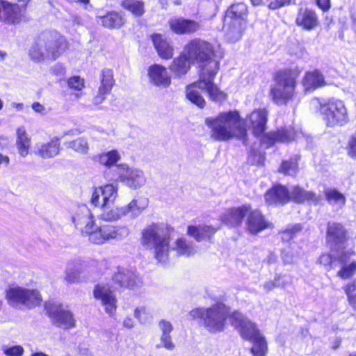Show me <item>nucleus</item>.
Segmentation results:
<instances>
[{
  "label": "nucleus",
  "mask_w": 356,
  "mask_h": 356,
  "mask_svg": "<svg viewBox=\"0 0 356 356\" xmlns=\"http://www.w3.org/2000/svg\"><path fill=\"white\" fill-rule=\"evenodd\" d=\"M123 181L128 186L133 188H136L140 186L138 181L132 177H126L123 179Z\"/></svg>",
  "instance_id": "57"
},
{
  "label": "nucleus",
  "mask_w": 356,
  "mask_h": 356,
  "mask_svg": "<svg viewBox=\"0 0 356 356\" xmlns=\"http://www.w3.org/2000/svg\"><path fill=\"white\" fill-rule=\"evenodd\" d=\"M326 200L328 202H334L344 204L346 202L345 196L338 191L336 188H327L324 191Z\"/></svg>",
  "instance_id": "47"
},
{
  "label": "nucleus",
  "mask_w": 356,
  "mask_h": 356,
  "mask_svg": "<svg viewBox=\"0 0 356 356\" xmlns=\"http://www.w3.org/2000/svg\"><path fill=\"white\" fill-rule=\"evenodd\" d=\"M72 221L82 234L88 236L89 241L97 245L119 238L126 231L124 227L115 226L111 222L97 220V222L90 211L76 213L72 217Z\"/></svg>",
  "instance_id": "2"
},
{
  "label": "nucleus",
  "mask_w": 356,
  "mask_h": 356,
  "mask_svg": "<svg viewBox=\"0 0 356 356\" xmlns=\"http://www.w3.org/2000/svg\"><path fill=\"white\" fill-rule=\"evenodd\" d=\"M183 52L193 63L198 64V74H202L220 67L213 46L206 40L197 38L189 40L184 45Z\"/></svg>",
  "instance_id": "6"
},
{
  "label": "nucleus",
  "mask_w": 356,
  "mask_h": 356,
  "mask_svg": "<svg viewBox=\"0 0 356 356\" xmlns=\"http://www.w3.org/2000/svg\"><path fill=\"white\" fill-rule=\"evenodd\" d=\"M218 229V227L209 225H189L187 226L186 234L197 242L211 241Z\"/></svg>",
  "instance_id": "29"
},
{
  "label": "nucleus",
  "mask_w": 356,
  "mask_h": 356,
  "mask_svg": "<svg viewBox=\"0 0 356 356\" xmlns=\"http://www.w3.org/2000/svg\"><path fill=\"white\" fill-rule=\"evenodd\" d=\"M347 155L353 159H356V132L350 136L346 145Z\"/></svg>",
  "instance_id": "49"
},
{
  "label": "nucleus",
  "mask_w": 356,
  "mask_h": 356,
  "mask_svg": "<svg viewBox=\"0 0 356 356\" xmlns=\"http://www.w3.org/2000/svg\"><path fill=\"white\" fill-rule=\"evenodd\" d=\"M45 49L46 59L56 60L69 49V42L62 37H56L50 32H43L42 39Z\"/></svg>",
  "instance_id": "13"
},
{
  "label": "nucleus",
  "mask_w": 356,
  "mask_h": 356,
  "mask_svg": "<svg viewBox=\"0 0 356 356\" xmlns=\"http://www.w3.org/2000/svg\"><path fill=\"white\" fill-rule=\"evenodd\" d=\"M83 261L81 259L77 261H72L70 263L71 268L70 269H67L65 272V280L66 282L70 284L79 282V275L81 273V270L74 269L81 267Z\"/></svg>",
  "instance_id": "45"
},
{
  "label": "nucleus",
  "mask_w": 356,
  "mask_h": 356,
  "mask_svg": "<svg viewBox=\"0 0 356 356\" xmlns=\"http://www.w3.org/2000/svg\"><path fill=\"white\" fill-rule=\"evenodd\" d=\"M15 145L21 156L26 157L29 154L31 147V138L24 126L19 127L16 129Z\"/></svg>",
  "instance_id": "35"
},
{
  "label": "nucleus",
  "mask_w": 356,
  "mask_h": 356,
  "mask_svg": "<svg viewBox=\"0 0 356 356\" xmlns=\"http://www.w3.org/2000/svg\"><path fill=\"white\" fill-rule=\"evenodd\" d=\"M168 24L170 30L173 33L179 35H192L202 29L200 22L183 17L170 18Z\"/></svg>",
  "instance_id": "19"
},
{
  "label": "nucleus",
  "mask_w": 356,
  "mask_h": 356,
  "mask_svg": "<svg viewBox=\"0 0 356 356\" xmlns=\"http://www.w3.org/2000/svg\"><path fill=\"white\" fill-rule=\"evenodd\" d=\"M66 147L74 152L86 154L89 149V144L84 137H79L66 143Z\"/></svg>",
  "instance_id": "43"
},
{
  "label": "nucleus",
  "mask_w": 356,
  "mask_h": 356,
  "mask_svg": "<svg viewBox=\"0 0 356 356\" xmlns=\"http://www.w3.org/2000/svg\"><path fill=\"white\" fill-rule=\"evenodd\" d=\"M343 262L337 271V275L341 280H348L353 277L356 273V261H352L349 264Z\"/></svg>",
  "instance_id": "46"
},
{
  "label": "nucleus",
  "mask_w": 356,
  "mask_h": 356,
  "mask_svg": "<svg viewBox=\"0 0 356 356\" xmlns=\"http://www.w3.org/2000/svg\"><path fill=\"white\" fill-rule=\"evenodd\" d=\"M72 1L76 3L81 4L84 6H88L90 2V0H72Z\"/></svg>",
  "instance_id": "64"
},
{
  "label": "nucleus",
  "mask_w": 356,
  "mask_h": 356,
  "mask_svg": "<svg viewBox=\"0 0 356 356\" xmlns=\"http://www.w3.org/2000/svg\"><path fill=\"white\" fill-rule=\"evenodd\" d=\"M170 240L168 227L161 223L152 222L141 230V245L147 250H152L154 258L158 262H165L168 259Z\"/></svg>",
  "instance_id": "4"
},
{
  "label": "nucleus",
  "mask_w": 356,
  "mask_h": 356,
  "mask_svg": "<svg viewBox=\"0 0 356 356\" xmlns=\"http://www.w3.org/2000/svg\"><path fill=\"white\" fill-rule=\"evenodd\" d=\"M250 205L244 204L227 209L220 218L221 222L231 228L241 226L244 218L247 216Z\"/></svg>",
  "instance_id": "22"
},
{
  "label": "nucleus",
  "mask_w": 356,
  "mask_h": 356,
  "mask_svg": "<svg viewBox=\"0 0 356 356\" xmlns=\"http://www.w3.org/2000/svg\"><path fill=\"white\" fill-rule=\"evenodd\" d=\"M97 19L102 26L110 30L120 29L127 24L124 15L117 10H108Z\"/></svg>",
  "instance_id": "28"
},
{
  "label": "nucleus",
  "mask_w": 356,
  "mask_h": 356,
  "mask_svg": "<svg viewBox=\"0 0 356 356\" xmlns=\"http://www.w3.org/2000/svg\"><path fill=\"white\" fill-rule=\"evenodd\" d=\"M192 63L191 60L182 51L173 59L169 69L175 76L181 77L188 73L191 70Z\"/></svg>",
  "instance_id": "36"
},
{
  "label": "nucleus",
  "mask_w": 356,
  "mask_h": 356,
  "mask_svg": "<svg viewBox=\"0 0 356 356\" xmlns=\"http://www.w3.org/2000/svg\"><path fill=\"white\" fill-rule=\"evenodd\" d=\"M115 83L113 70L108 68L103 69L100 77L101 84L97 95L93 98L95 104H100L106 99V96L111 92Z\"/></svg>",
  "instance_id": "24"
},
{
  "label": "nucleus",
  "mask_w": 356,
  "mask_h": 356,
  "mask_svg": "<svg viewBox=\"0 0 356 356\" xmlns=\"http://www.w3.org/2000/svg\"><path fill=\"white\" fill-rule=\"evenodd\" d=\"M26 8V3L20 6L7 0H2V15H0V20L8 25L18 24L25 18Z\"/></svg>",
  "instance_id": "14"
},
{
  "label": "nucleus",
  "mask_w": 356,
  "mask_h": 356,
  "mask_svg": "<svg viewBox=\"0 0 356 356\" xmlns=\"http://www.w3.org/2000/svg\"><path fill=\"white\" fill-rule=\"evenodd\" d=\"M200 81V74H198V79L186 86V97L198 108H204L206 106V101L199 90L200 88L204 89V81Z\"/></svg>",
  "instance_id": "32"
},
{
  "label": "nucleus",
  "mask_w": 356,
  "mask_h": 356,
  "mask_svg": "<svg viewBox=\"0 0 356 356\" xmlns=\"http://www.w3.org/2000/svg\"><path fill=\"white\" fill-rule=\"evenodd\" d=\"M297 131L293 126H284L276 129L275 131H264L261 134L260 144L266 149L272 147L277 143H289L296 139Z\"/></svg>",
  "instance_id": "12"
},
{
  "label": "nucleus",
  "mask_w": 356,
  "mask_h": 356,
  "mask_svg": "<svg viewBox=\"0 0 356 356\" xmlns=\"http://www.w3.org/2000/svg\"><path fill=\"white\" fill-rule=\"evenodd\" d=\"M290 202H293L296 204H303L308 202H317L318 201V197L312 191H307L303 188L296 185L292 188L290 192Z\"/></svg>",
  "instance_id": "38"
},
{
  "label": "nucleus",
  "mask_w": 356,
  "mask_h": 356,
  "mask_svg": "<svg viewBox=\"0 0 356 356\" xmlns=\"http://www.w3.org/2000/svg\"><path fill=\"white\" fill-rule=\"evenodd\" d=\"M105 156L106 159L104 161V165L108 167L115 165L120 159V156L116 150L109 151Z\"/></svg>",
  "instance_id": "52"
},
{
  "label": "nucleus",
  "mask_w": 356,
  "mask_h": 356,
  "mask_svg": "<svg viewBox=\"0 0 356 356\" xmlns=\"http://www.w3.org/2000/svg\"><path fill=\"white\" fill-rule=\"evenodd\" d=\"M158 55L163 60H170L174 55V48L161 33H153L150 36Z\"/></svg>",
  "instance_id": "33"
},
{
  "label": "nucleus",
  "mask_w": 356,
  "mask_h": 356,
  "mask_svg": "<svg viewBox=\"0 0 356 356\" xmlns=\"http://www.w3.org/2000/svg\"><path fill=\"white\" fill-rule=\"evenodd\" d=\"M68 87L74 91H81L85 88V81L80 76L75 75L70 77L67 81Z\"/></svg>",
  "instance_id": "48"
},
{
  "label": "nucleus",
  "mask_w": 356,
  "mask_h": 356,
  "mask_svg": "<svg viewBox=\"0 0 356 356\" xmlns=\"http://www.w3.org/2000/svg\"><path fill=\"white\" fill-rule=\"evenodd\" d=\"M302 229V225L298 223L289 225L285 229L280 230L279 234H280L283 242H290L300 234Z\"/></svg>",
  "instance_id": "44"
},
{
  "label": "nucleus",
  "mask_w": 356,
  "mask_h": 356,
  "mask_svg": "<svg viewBox=\"0 0 356 356\" xmlns=\"http://www.w3.org/2000/svg\"><path fill=\"white\" fill-rule=\"evenodd\" d=\"M6 299L9 304L23 305L29 309L40 306L42 302V298L38 290L20 286L8 289L6 291Z\"/></svg>",
  "instance_id": "10"
},
{
  "label": "nucleus",
  "mask_w": 356,
  "mask_h": 356,
  "mask_svg": "<svg viewBox=\"0 0 356 356\" xmlns=\"http://www.w3.org/2000/svg\"><path fill=\"white\" fill-rule=\"evenodd\" d=\"M159 325L161 328V330L162 332L161 334H170L171 332L173 330V326L172 323L166 320H161L159 322Z\"/></svg>",
  "instance_id": "55"
},
{
  "label": "nucleus",
  "mask_w": 356,
  "mask_h": 356,
  "mask_svg": "<svg viewBox=\"0 0 356 356\" xmlns=\"http://www.w3.org/2000/svg\"><path fill=\"white\" fill-rule=\"evenodd\" d=\"M268 111L266 108H257L251 111L247 115L252 129V133L255 138H259L266 130L268 122Z\"/></svg>",
  "instance_id": "23"
},
{
  "label": "nucleus",
  "mask_w": 356,
  "mask_h": 356,
  "mask_svg": "<svg viewBox=\"0 0 356 356\" xmlns=\"http://www.w3.org/2000/svg\"><path fill=\"white\" fill-rule=\"evenodd\" d=\"M113 282L122 289L134 290L138 286V278L131 272L118 270L113 276Z\"/></svg>",
  "instance_id": "34"
},
{
  "label": "nucleus",
  "mask_w": 356,
  "mask_h": 356,
  "mask_svg": "<svg viewBox=\"0 0 356 356\" xmlns=\"http://www.w3.org/2000/svg\"><path fill=\"white\" fill-rule=\"evenodd\" d=\"M320 111L327 127L343 126L349 121L343 101L331 98L320 105Z\"/></svg>",
  "instance_id": "9"
},
{
  "label": "nucleus",
  "mask_w": 356,
  "mask_h": 356,
  "mask_svg": "<svg viewBox=\"0 0 356 356\" xmlns=\"http://www.w3.org/2000/svg\"><path fill=\"white\" fill-rule=\"evenodd\" d=\"M296 25L304 31H312L320 25V20L316 11L309 7L300 6L298 8Z\"/></svg>",
  "instance_id": "21"
},
{
  "label": "nucleus",
  "mask_w": 356,
  "mask_h": 356,
  "mask_svg": "<svg viewBox=\"0 0 356 356\" xmlns=\"http://www.w3.org/2000/svg\"><path fill=\"white\" fill-rule=\"evenodd\" d=\"M83 132V130L81 129H70L63 134V136H74L76 134H80Z\"/></svg>",
  "instance_id": "61"
},
{
  "label": "nucleus",
  "mask_w": 356,
  "mask_h": 356,
  "mask_svg": "<svg viewBox=\"0 0 356 356\" xmlns=\"http://www.w3.org/2000/svg\"><path fill=\"white\" fill-rule=\"evenodd\" d=\"M343 290L346 293V296H350L352 295H355V292L356 291V282L355 281H353L347 283L343 286Z\"/></svg>",
  "instance_id": "56"
},
{
  "label": "nucleus",
  "mask_w": 356,
  "mask_h": 356,
  "mask_svg": "<svg viewBox=\"0 0 356 356\" xmlns=\"http://www.w3.org/2000/svg\"><path fill=\"white\" fill-rule=\"evenodd\" d=\"M300 83L305 94L313 92L327 84L324 75L318 69L306 71L301 79Z\"/></svg>",
  "instance_id": "25"
},
{
  "label": "nucleus",
  "mask_w": 356,
  "mask_h": 356,
  "mask_svg": "<svg viewBox=\"0 0 356 356\" xmlns=\"http://www.w3.org/2000/svg\"><path fill=\"white\" fill-rule=\"evenodd\" d=\"M10 159L8 156L3 155L0 154V165L1 163H5L6 165H8L9 163Z\"/></svg>",
  "instance_id": "63"
},
{
  "label": "nucleus",
  "mask_w": 356,
  "mask_h": 356,
  "mask_svg": "<svg viewBox=\"0 0 356 356\" xmlns=\"http://www.w3.org/2000/svg\"><path fill=\"white\" fill-rule=\"evenodd\" d=\"M273 227V224L266 218L260 209H254L250 205L245 222V229L249 234L257 235L259 233Z\"/></svg>",
  "instance_id": "15"
},
{
  "label": "nucleus",
  "mask_w": 356,
  "mask_h": 356,
  "mask_svg": "<svg viewBox=\"0 0 356 356\" xmlns=\"http://www.w3.org/2000/svg\"><path fill=\"white\" fill-rule=\"evenodd\" d=\"M220 70L218 67L200 74V81H204V90L208 94L209 99L213 102H222L227 98V95L214 83V79Z\"/></svg>",
  "instance_id": "18"
},
{
  "label": "nucleus",
  "mask_w": 356,
  "mask_h": 356,
  "mask_svg": "<svg viewBox=\"0 0 356 356\" xmlns=\"http://www.w3.org/2000/svg\"><path fill=\"white\" fill-rule=\"evenodd\" d=\"M44 307L47 315L55 326L65 330L75 327L76 320L73 313L65 309L62 303L47 301L44 302Z\"/></svg>",
  "instance_id": "11"
},
{
  "label": "nucleus",
  "mask_w": 356,
  "mask_h": 356,
  "mask_svg": "<svg viewBox=\"0 0 356 356\" xmlns=\"http://www.w3.org/2000/svg\"><path fill=\"white\" fill-rule=\"evenodd\" d=\"M147 75L150 82L159 87L168 88L172 82L171 76L167 68L160 64H152L147 70Z\"/></svg>",
  "instance_id": "27"
},
{
  "label": "nucleus",
  "mask_w": 356,
  "mask_h": 356,
  "mask_svg": "<svg viewBox=\"0 0 356 356\" xmlns=\"http://www.w3.org/2000/svg\"><path fill=\"white\" fill-rule=\"evenodd\" d=\"M231 324L238 328L243 339L252 343L250 352L252 356H267L268 353L267 340L254 323L243 318L240 313L235 311L232 312Z\"/></svg>",
  "instance_id": "7"
},
{
  "label": "nucleus",
  "mask_w": 356,
  "mask_h": 356,
  "mask_svg": "<svg viewBox=\"0 0 356 356\" xmlns=\"http://www.w3.org/2000/svg\"><path fill=\"white\" fill-rule=\"evenodd\" d=\"M193 321L200 320L203 326L211 333L222 332L227 319L232 321V312L225 304L218 302L209 307H197L190 311Z\"/></svg>",
  "instance_id": "5"
},
{
  "label": "nucleus",
  "mask_w": 356,
  "mask_h": 356,
  "mask_svg": "<svg viewBox=\"0 0 356 356\" xmlns=\"http://www.w3.org/2000/svg\"><path fill=\"white\" fill-rule=\"evenodd\" d=\"M347 300L348 305L352 307V309L356 312V293L355 295H352L350 296L347 297Z\"/></svg>",
  "instance_id": "59"
},
{
  "label": "nucleus",
  "mask_w": 356,
  "mask_h": 356,
  "mask_svg": "<svg viewBox=\"0 0 356 356\" xmlns=\"http://www.w3.org/2000/svg\"><path fill=\"white\" fill-rule=\"evenodd\" d=\"M248 15V6L245 3H232L225 11L222 30L231 39L239 40L245 32Z\"/></svg>",
  "instance_id": "8"
},
{
  "label": "nucleus",
  "mask_w": 356,
  "mask_h": 356,
  "mask_svg": "<svg viewBox=\"0 0 356 356\" xmlns=\"http://www.w3.org/2000/svg\"><path fill=\"white\" fill-rule=\"evenodd\" d=\"M210 129V136L216 141H229L233 138L248 141V131L237 110L219 113L214 117L205 118Z\"/></svg>",
  "instance_id": "1"
},
{
  "label": "nucleus",
  "mask_w": 356,
  "mask_h": 356,
  "mask_svg": "<svg viewBox=\"0 0 356 356\" xmlns=\"http://www.w3.org/2000/svg\"><path fill=\"white\" fill-rule=\"evenodd\" d=\"M31 107L37 113H42L45 109L44 106L39 102L33 103Z\"/></svg>",
  "instance_id": "60"
},
{
  "label": "nucleus",
  "mask_w": 356,
  "mask_h": 356,
  "mask_svg": "<svg viewBox=\"0 0 356 356\" xmlns=\"http://www.w3.org/2000/svg\"><path fill=\"white\" fill-rule=\"evenodd\" d=\"M120 5L134 18H142L146 13L145 3L143 0H122Z\"/></svg>",
  "instance_id": "37"
},
{
  "label": "nucleus",
  "mask_w": 356,
  "mask_h": 356,
  "mask_svg": "<svg viewBox=\"0 0 356 356\" xmlns=\"http://www.w3.org/2000/svg\"><path fill=\"white\" fill-rule=\"evenodd\" d=\"M145 309L144 307L136 308L134 310V315H135L136 318H137L138 319L140 320V318H141V314L142 313H145Z\"/></svg>",
  "instance_id": "62"
},
{
  "label": "nucleus",
  "mask_w": 356,
  "mask_h": 356,
  "mask_svg": "<svg viewBox=\"0 0 356 356\" xmlns=\"http://www.w3.org/2000/svg\"><path fill=\"white\" fill-rule=\"evenodd\" d=\"M296 0H272L268 4L269 10H275L295 4Z\"/></svg>",
  "instance_id": "50"
},
{
  "label": "nucleus",
  "mask_w": 356,
  "mask_h": 356,
  "mask_svg": "<svg viewBox=\"0 0 356 356\" xmlns=\"http://www.w3.org/2000/svg\"><path fill=\"white\" fill-rule=\"evenodd\" d=\"M42 39V33L35 39L29 51L31 59L37 63L42 62L46 59L44 43L39 41Z\"/></svg>",
  "instance_id": "41"
},
{
  "label": "nucleus",
  "mask_w": 356,
  "mask_h": 356,
  "mask_svg": "<svg viewBox=\"0 0 356 356\" xmlns=\"http://www.w3.org/2000/svg\"><path fill=\"white\" fill-rule=\"evenodd\" d=\"M160 340L161 345H158V348L163 347L168 350H172L175 348V344L172 341L170 334H161Z\"/></svg>",
  "instance_id": "51"
},
{
  "label": "nucleus",
  "mask_w": 356,
  "mask_h": 356,
  "mask_svg": "<svg viewBox=\"0 0 356 356\" xmlns=\"http://www.w3.org/2000/svg\"><path fill=\"white\" fill-rule=\"evenodd\" d=\"M24 350L21 346H13L4 349L3 353L7 356H22Z\"/></svg>",
  "instance_id": "53"
},
{
  "label": "nucleus",
  "mask_w": 356,
  "mask_h": 356,
  "mask_svg": "<svg viewBox=\"0 0 356 356\" xmlns=\"http://www.w3.org/2000/svg\"><path fill=\"white\" fill-rule=\"evenodd\" d=\"M353 254V251H342L337 256H334L330 252H325L320 255L318 262L330 271L337 266V263L348 262Z\"/></svg>",
  "instance_id": "30"
},
{
  "label": "nucleus",
  "mask_w": 356,
  "mask_h": 356,
  "mask_svg": "<svg viewBox=\"0 0 356 356\" xmlns=\"http://www.w3.org/2000/svg\"><path fill=\"white\" fill-rule=\"evenodd\" d=\"M268 206H284L290 202V191L286 186L281 184H273L264 194Z\"/></svg>",
  "instance_id": "20"
},
{
  "label": "nucleus",
  "mask_w": 356,
  "mask_h": 356,
  "mask_svg": "<svg viewBox=\"0 0 356 356\" xmlns=\"http://www.w3.org/2000/svg\"><path fill=\"white\" fill-rule=\"evenodd\" d=\"M300 156L294 155L289 159L282 160L277 172L285 176H295L299 172V161Z\"/></svg>",
  "instance_id": "40"
},
{
  "label": "nucleus",
  "mask_w": 356,
  "mask_h": 356,
  "mask_svg": "<svg viewBox=\"0 0 356 356\" xmlns=\"http://www.w3.org/2000/svg\"><path fill=\"white\" fill-rule=\"evenodd\" d=\"M326 242L331 245H342L348 239V231L342 223L328 222L325 234Z\"/></svg>",
  "instance_id": "26"
},
{
  "label": "nucleus",
  "mask_w": 356,
  "mask_h": 356,
  "mask_svg": "<svg viewBox=\"0 0 356 356\" xmlns=\"http://www.w3.org/2000/svg\"><path fill=\"white\" fill-rule=\"evenodd\" d=\"M93 296L100 301L106 313L111 316L115 314L118 300L111 286L106 284H97L93 289Z\"/></svg>",
  "instance_id": "16"
},
{
  "label": "nucleus",
  "mask_w": 356,
  "mask_h": 356,
  "mask_svg": "<svg viewBox=\"0 0 356 356\" xmlns=\"http://www.w3.org/2000/svg\"><path fill=\"white\" fill-rule=\"evenodd\" d=\"M102 210V213L97 216V220L103 222L117 221L123 216V210L121 207L113 204H108L99 207Z\"/></svg>",
  "instance_id": "39"
},
{
  "label": "nucleus",
  "mask_w": 356,
  "mask_h": 356,
  "mask_svg": "<svg viewBox=\"0 0 356 356\" xmlns=\"http://www.w3.org/2000/svg\"><path fill=\"white\" fill-rule=\"evenodd\" d=\"M135 207H137V201L133 200L127 205L121 207L122 210H123V215L127 214Z\"/></svg>",
  "instance_id": "58"
},
{
  "label": "nucleus",
  "mask_w": 356,
  "mask_h": 356,
  "mask_svg": "<svg viewBox=\"0 0 356 356\" xmlns=\"http://www.w3.org/2000/svg\"><path fill=\"white\" fill-rule=\"evenodd\" d=\"M61 138L54 136L48 142L40 144L35 153L38 156L47 159L58 156L60 152Z\"/></svg>",
  "instance_id": "31"
},
{
  "label": "nucleus",
  "mask_w": 356,
  "mask_h": 356,
  "mask_svg": "<svg viewBox=\"0 0 356 356\" xmlns=\"http://www.w3.org/2000/svg\"><path fill=\"white\" fill-rule=\"evenodd\" d=\"M118 196V187L113 184L95 187L92 193L90 202L95 207L113 204Z\"/></svg>",
  "instance_id": "17"
},
{
  "label": "nucleus",
  "mask_w": 356,
  "mask_h": 356,
  "mask_svg": "<svg viewBox=\"0 0 356 356\" xmlns=\"http://www.w3.org/2000/svg\"><path fill=\"white\" fill-rule=\"evenodd\" d=\"M302 68L298 65L279 69L273 73L275 84L269 89V95L275 104L287 105L296 98Z\"/></svg>",
  "instance_id": "3"
},
{
  "label": "nucleus",
  "mask_w": 356,
  "mask_h": 356,
  "mask_svg": "<svg viewBox=\"0 0 356 356\" xmlns=\"http://www.w3.org/2000/svg\"><path fill=\"white\" fill-rule=\"evenodd\" d=\"M315 4L323 13L328 12L332 8L331 0H315Z\"/></svg>",
  "instance_id": "54"
},
{
  "label": "nucleus",
  "mask_w": 356,
  "mask_h": 356,
  "mask_svg": "<svg viewBox=\"0 0 356 356\" xmlns=\"http://www.w3.org/2000/svg\"><path fill=\"white\" fill-rule=\"evenodd\" d=\"M173 250L179 256L189 257L195 253L194 246L184 237H179L175 241Z\"/></svg>",
  "instance_id": "42"
}]
</instances>
